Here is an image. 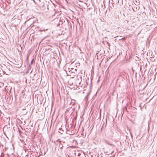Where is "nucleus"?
<instances>
[{"label":"nucleus","mask_w":157,"mask_h":157,"mask_svg":"<svg viewBox=\"0 0 157 157\" xmlns=\"http://www.w3.org/2000/svg\"><path fill=\"white\" fill-rule=\"evenodd\" d=\"M56 144L55 149H58L59 150L60 149L61 150H62L63 147V146L60 141H57L56 142Z\"/></svg>","instance_id":"obj_1"},{"label":"nucleus","mask_w":157,"mask_h":157,"mask_svg":"<svg viewBox=\"0 0 157 157\" xmlns=\"http://www.w3.org/2000/svg\"><path fill=\"white\" fill-rule=\"evenodd\" d=\"M33 60H32V62H33Z\"/></svg>","instance_id":"obj_2"},{"label":"nucleus","mask_w":157,"mask_h":157,"mask_svg":"<svg viewBox=\"0 0 157 157\" xmlns=\"http://www.w3.org/2000/svg\"><path fill=\"white\" fill-rule=\"evenodd\" d=\"M1 147V145L0 144V147Z\"/></svg>","instance_id":"obj_3"}]
</instances>
